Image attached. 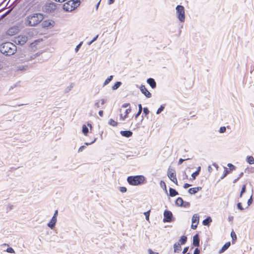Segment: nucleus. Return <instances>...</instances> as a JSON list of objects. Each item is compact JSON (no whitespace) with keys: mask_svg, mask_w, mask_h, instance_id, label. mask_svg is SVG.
Returning a JSON list of instances; mask_svg holds the SVG:
<instances>
[{"mask_svg":"<svg viewBox=\"0 0 254 254\" xmlns=\"http://www.w3.org/2000/svg\"><path fill=\"white\" fill-rule=\"evenodd\" d=\"M57 8V4L53 2H47L43 7V11L47 13L54 12Z\"/></svg>","mask_w":254,"mask_h":254,"instance_id":"nucleus-5","label":"nucleus"},{"mask_svg":"<svg viewBox=\"0 0 254 254\" xmlns=\"http://www.w3.org/2000/svg\"><path fill=\"white\" fill-rule=\"evenodd\" d=\"M150 210L146 211L144 213V215H145V218L146 220L149 219Z\"/></svg>","mask_w":254,"mask_h":254,"instance_id":"nucleus-53","label":"nucleus"},{"mask_svg":"<svg viewBox=\"0 0 254 254\" xmlns=\"http://www.w3.org/2000/svg\"><path fill=\"white\" fill-rule=\"evenodd\" d=\"M199 235L196 234L193 237L192 245L194 247L199 246Z\"/></svg>","mask_w":254,"mask_h":254,"instance_id":"nucleus-11","label":"nucleus"},{"mask_svg":"<svg viewBox=\"0 0 254 254\" xmlns=\"http://www.w3.org/2000/svg\"><path fill=\"white\" fill-rule=\"evenodd\" d=\"M119 190L121 192L124 193L126 192L127 190V189L125 187H120Z\"/></svg>","mask_w":254,"mask_h":254,"instance_id":"nucleus-41","label":"nucleus"},{"mask_svg":"<svg viewBox=\"0 0 254 254\" xmlns=\"http://www.w3.org/2000/svg\"><path fill=\"white\" fill-rule=\"evenodd\" d=\"M72 6H71V4H70V5H68V4H67V2H66L65 4H64L63 8H64V9L65 11H66V9L67 7L72 8Z\"/></svg>","mask_w":254,"mask_h":254,"instance_id":"nucleus-48","label":"nucleus"},{"mask_svg":"<svg viewBox=\"0 0 254 254\" xmlns=\"http://www.w3.org/2000/svg\"><path fill=\"white\" fill-rule=\"evenodd\" d=\"M57 221V218H55V217L54 218L52 217L50 221L47 224V226L51 229H54L55 227Z\"/></svg>","mask_w":254,"mask_h":254,"instance_id":"nucleus-13","label":"nucleus"},{"mask_svg":"<svg viewBox=\"0 0 254 254\" xmlns=\"http://www.w3.org/2000/svg\"><path fill=\"white\" fill-rule=\"evenodd\" d=\"M165 108V105H162L158 109L156 112V114H160L162 111H163V110Z\"/></svg>","mask_w":254,"mask_h":254,"instance_id":"nucleus-34","label":"nucleus"},{"mask_svg":"<svg viewBox=\"0 0 254 254\" xmlns=\"http://www.w3.org/2000/svg\"><path fill=\"white\" fill-rule=\"evenodd\" d=\"M128 115H126L125 114L124 115V116L123 117V115L122 114H121L120 115V117H121V118L122 119V120L124 121L127 117Z\"/></svg>","mask_w":254,"mask_h":254,"instance_id":"nucleus-59","label":"nucleus"},{"mask_svg":"<svg viewBox=\"0 0 254 254\" xmlns=\"http://www.w3.org/2000/svg\"><path fill=\"white\" fill-rule=\"evenodd\" d=\"M183 202H184L183 199L181 197H179L176 200L175 204L177 206L181 207L182 204H183Z\"/></svg>","mask_w":254,"mask_h":254,"instance_id":"nucleus-24","label":"nucleus"},{"mask_svg":"<svg viewBox=\"0 0 254 254\" xmlns=\"http://www.w3.org/2000/svg\"><path fill=\"white\" fill-rule=\"evenodd\" d=\"M131 108L129 107L128 109H127L125 111V114L128 115V114L131 112Z\"/></svg>","mask_w":254,"mask_h":254,"instance_id":"nucleus-60","label":"nucleus"},{"mask_svg":"<svg viewBox=\"0 0 254 254\" xmlns=\"http://www.w3.org/2000/svg\"><path fill=\"white\" fill-rule=\"evenodd\" d=\"M148 252L149 253V254H159L158 253H157V252H153L151 249H149L148 250Z\"/></svg>","mask_w":254,"mask_h":254,"instance_id":"nucleus-54","label":"nucleus"},{"mask_svg":"<svg viewBox=\"0 0 254 254\" xmlns=\"http://www.w3.org/2000/svg\"><path fill=\"white\" fill-rule=\"evenodd\" d=\"M140 90L144 95H151V93L148 91L144 85H141L140 87Z\"/></svg>","mask_w":254,"mask_h":254,"instance_id":"nucleus-17","label":"nucleus"},{"mask_svg":"<svg viewBox=\"0 0 254 254\" xmlns=\"http://www.w3.org/2000/svg\"><path fill=\"white\" fill-rule=\"evenodd\" d=\"M231 236L232 238V244H234L235 241L237 239V236H236V234L235 233V232L233 231H232V232L231 233Z\"/></svg>","mask_w":254,"mask_h":254,"instance_id":"nucleus-30","label":"nucleus"},{"mask_svg":"<svg viewBox=\"0 0 254 254\" xmlns=\"http://www.w3.org/2000/svg\"><path fill=\"white\" fill-rule=\"evenodd\" d=\"M80 4L79 0H70L67 1V4H71V6L73 8L67 7L66 9V11H71L76 8Z\"/></svg>","mask_w":254,"mask_h":254,"instance_id":"nucleus-7","label":"nucleus"},{"mask_svg":"<svg viewBox=\"0 0 254 254\" xmlns=\"http://www.w3.org/2000/svg\"><path fill=\"white\" fill-rule=\"evenodd\" d=\"M127 181L130 185L138 186L145 183V178L142 175L130 176Z\"/></svg>","mask_w":254,"mask_h":254,"instance_id":"nucleus-3","label":"nucleus"},{"mask_svg":"<svg viewBox=\"0 0 254 254\" xmlns=\"http://www.w3.org/2000/svg\"><path fill=\"white\" fill-rule=\"evenodd\" d=\"M86 148V146L84 145H82L79 147L78 149V152H82L85 148Z\"/></svg>","mask_w":254,"mask_h":254,"instance_id":"nucleus-55","label":"nucleus"},{"mask_svg":"<svg viewBox=\"0 0 254 254\" xmlns=\"http://www.w3.org/2000/svg\"><path fill=\"white\" fill-rule=\"evenodd\" d=\"M176 16L181 22H184L185 21V8L183 5H178L176 7Z\"/></svg>","mask_w":254,"mask_h":254,"instance_id":"nucleus-4","label":"nucleus"},{"mask_svg":"<svg viewBox=\"0 0 254 254\" xmlns=\"http://www.w3.org/2000/svg\"><path fill=\"white\" fill-rule=\"evenodd\" d=\"M199 175L197 172H194L191 174L192 180H195L196 177Z\"/></svg>","mask_w":254,"mask_h":254,"instance_id":"nucleus-44","label":"nucleus"},{"mask_svg":"<svg viewBox=\"0 0 254 254\" xmlns=\"http://www.w3.org/2000/svg\"><path fill=\"white\" fill-rule=\"evenodd\" d=\"M202 188L200 187L190 188L188 190V192L191 194H193L200 190Z\"/></svg>","mask_w":254,"mask_h":254,"instance_id":"nucleus-15","label":"nucleus"},{"mask_svg":"<svg viewBox=\"0 0 254 254\" xmlns=\"http://www.w3.org/2000/svg\"><path fill=\"white\" fill-rule=\"evenodd\" d=\"M227 166H228V167H229V169H229V170H230V171L234 170L236 169V167L231 163H228L227 164Z\"/></svg>","mask_w":254,"mask_h":254,"instance_id":"nucleus-35","label":"nucleus"},{"mask_svg":"<svg viewBox=\"0 0 254 254\" xmlns=\"http://www.w3.org/2000/svg\"><path fill=\"white\" fill-rule=\"evenodd\" d=\"M200 253V250L199 249H198L197 248H196L194 250L193 254H199Z\"/></svg>","mask_w":254,"mask_h":254,"instance_id":"nucleus-51","label":"nucleus"},{"mask_svg":"<svg viewBox=\"0 0 254 254\" xmlns=\"http://www.w3.org/2000/svg\"><path fill=\"white\" fill-rule=\"evenodd\" d=\"M28 41V37L25 35H19L15 38V43L20 45H24Z\"/></svg>","mask_w":254,"mask_h":254,"instance_id":"nucleus-8","label":"nucleus"},{"mask_svg":"<svg viewBox=\"0 0 254 254\" xmlns=\"http://www.w3.org/2000/svg\"><path fill=\"white\" fill-rule=\"evenodd\" d=\"M187 241V237L186 236H182L179 239V242L181 245H185Z\"/></svg>","mask_w":254,"mask_h":254,"instance_id":"nucleus-25","label":"nucleus"},{"mask_svg":"<svg viewBox=\"0 0 254 254\" xmlns=\"http://www.w3.org/2000/svg\"><path fill=\"white\" fill-rule=\"evenodd\" d=\"M182 248L179 243H176L174 245V251L175 253H179L181 251Z\"/></svg>","mask_w":254,"mask_h":254,"instance_id":"nucleus-20","label":"nucleus"},{"mask_svg":"<svg viewBox=\"0 0 254 254\" xmlns=\"http://www.w3.org/2000/svg\"><path fill=\"white\" fill-rule=\"evenodd\" d=\"M211 222V218L210 216H208L206 218L203 220L202 224L204 226H209Z\"/></svg>","mask_w":254,"mask_h":254,"instance_id":"nucleus-22","label":"nucleus"},{"mask_svg":"<svg viewBox=\"0 0 254 254\" xmlns=\"http://www.w3.org/2000/svg\"><path fill=\"white\" fill-rule=\"evenodd\" d=\"M120 134L124 137H129L132 135V132L130 130H121Z\"/></svg>","mask_w":254,"mask_h":254,"instance_id":"nucleus-14","label":"nucleus"},{"mask_svg":"<svg viewBox=\"0 0 254 254\" xmlns=\"http://www.w3.org/2000/svg\"><path fill=\"white\" fill-rule=\"evenodd\" d=\"M143 114H144L145 116H147L149 113V111L147 107H145L143 109Z\"/></svg>","mask_w":254,"mask_h":254,"instance_id":"nucleus-38","label":"nucleus"},{"mask_svg":"<svg viewBox=\"0 0 254 254\" xmlns=\"http://www.w3.org/2000/svg\"><path fill=\"white\" fill-rule=\"evenodd\" d=\"M246 161L250 164H254V158L252 156H247Z\"/></svg>","mask_w":254,"mask_h":254,"instance_id":"nucleus-27","label":"nucleus"},{"mask_svg":"<svg viewBox=\"0 0 254 254\" xmlns=\"http://www.w3.org/2000/svg\"><path fill=\"white\" fill-rule=\"evenodd\" d=\"M82 44V42H80L78 45L76 46L75 51L76 52H77L79 50V49L80 48Z\"/></svg>","mask_w":254,"mask_h":254,"instance_id":"nucleus-49","label":"nucleus"},{"mask_svg":"<svg viewBox=\"0 0 254 254\" xmlns=\"http://www.w3.org/2000/svg\"><path fill=\"white\" fill-rule=\"evenodd\" d=\"M58 211L57 210H56L55 211V213L54 214V215L52 217L54 218V217H55V218H57V216H58Z\"/></svg>","mask_w":254,"mask_h":254,"instance_id":"nucleus-62","label":"nucleus"},{"mask_svg":"<svg viewBox=\"0 0 254 254\" xmlns=\"http://www.w3.org/2000/svg\"><path fill=\"white\" fill-rule=\"evenodd\" d=\"M147 82L149 84L151 88H154L156 86V83L153 78H149L147 80Z\"/></svg>","mask_w":254,"mask_h":254,"instance_id":"nucleus-19","label":"nucleus"},{"mask_svg":"<svg viewBox=\"0 0 254 254\" xmlns=\"http://www.w3.org/2000/svg\"><path fill=\"white\" fill-rule=\"evenodd\" d=\"M96 139H97V138H95L92 141H91L90 142H85V144L86 145H91V144H93V143H94L96 141Z\"/></svg>","mask_w":254,"mask_h":254,"instance_id":"nucleus-52","label":"nucleus"},{"mask_svg":"<svg viewBox=\"0 0 254 254\" xmlns=\"http://www.w3.org/2000/svg\"><path fill=\"white\" fill-rule=\"evenodd\" d=\"M164 218L163 221L164 223L172 222L175 221L172 212L168 210H165L163 213Z\"/></svg>","mask_w":254,"mask_h":254,"instance_id":"nucleus-6","label":"nucleus"},{"mask_svg":"<svg viewBox=\"0 0 254 254\" xmlns=\"http://www.w3.org/2000/svg\"><path fill=\"white\" fill-rule=\"evenodd\" d=\"M246 185H244L242 186L241 191V195H243L246 192Z\"/></svg>","mask_w":254,"mask_h":254,"instance_id":"nucleus-43","label":"nucleus"},{"mask_svg":"<svg viewBox=\"0 0 254 254\" xmlns=\"http://www.w3.org/2000/svg\"><path fill=\"white\" fill-rule=\"evenodd\" d=\"M109 124L113 127H116L118 125V123L115 121L113 119H111L109 120Z\"/></svg>","mask_w":254,"mask_h":254,"instance_id":"nucleus-33","label":"nucleus"},{"mask_svg":"<svg viewBox=\"0 0 254 254\" xmlns=\"http://www.w3.org/2000/svg\"><path fill=\"white\" fill-rule=\"evenodd\" d=\"M106 102L107 100L105 99L96 100L95 101L93 107L95 109L99 108L103 109L104 108V105L106 103Z\"/></svg>","mask_w":254,"mask_h":254,"instance_id":"nucleus-9","label":"nucleus"},{"mask_svg":"<svg viewBox=\"0 0 254 254\" xmlns=\"http://www.w3.org/2000/svg\"><path fill=\"white\" fill-rule=\"evenodd\" d=\"M6 251L7 253H11V254L14 253V252H15L13 249L11 247H8V248H7Z\"/></svg>","mask_w":254,"mask_h":254,"instance_id":"nucleus-39","label":"nucleus"},{"mask_svg":"<svg viewBox=\"0 0 254 254\" xmlns=\"http://www.w3.org/2000/svg\"><path fill=\"white\" fill-rule=\"evenodd\" d=\"M13 207V206L12 205H9V206H8V207L6 208L7 212H8L9 211H10L11 209H12Z\"/></svg>","mask_w":254,"mask_h":254,"instance_id":"nucleus-57","label":"nucleus"},{"mask_svg":"<svg viewBox=\"0 0 254 254\" xmlns=\"http://www.w3.org/2000/svg\"><path fill=\"white\" fill-rule=\"evenodd\" d=\"M73 85L72 83H71L69 85V86L67 87V88L66 89V90H65L66 92H68L69 91H70L71 89V88H73Z\"/></svg>","mask_w":254,"mask_h":254,"instance_id":"nucleus-50","label":"nucleus"},{"mask_svg":"<svg viewBox=\"0 0 254 254\" xmlns=\"http://www.w3.org/2000/svg\"><path fill=\"white\" fill-rule=\"evenodd\" d=\"M237 207L238 209L240 210H244V208L243 207L242 203L241 202H238L237 204Z\"/></svg>","mask_w":254,"mask_h":254,"instance_id":"nucleus-42","label":"nucleus"},{"mask_svg":"<svg viewBox=\"0 0 254 254\" xmlns=\"http://www.w3.org/2000/svg\"><path fill=\"white\" fill-rule=\"evenodd\" d=\"M167 175L171 181L174 180L177 178L175 170L171 167L168 169Z\"/></svg>","mask_w":254,"mask_h":254,"instance_id":"nucleus-10","label":"nucleus"},{"mask_svg":"<svg viewBox=\"0 0 254 254\" xmlns=\"http://www.w3.org/2000/svg\"><path fill=\"white\" fill-rule=\"evenodd\" d=\"M224 173L223 175L221 177V179H224L230 173V170H229V169L227 168L224 167Z\"/></svg>","mask_w":254,"mask_h":254,"instance_id":"nucleus-32","label":"nucleus"},{"mask_svg":"<svg viewBox=\"0 0 254 254\" xmlns=\"http://www.w3.org/2000/svg\"><path fill=\"white\" fill-rule=\"evenodd\" d=\"M54 21L51 20H45L42 22V27L44 28H48L50 26H53Z\"/></svg>","mask_w":254,"mask_h":254,"instance_id":"nucleus-12","label":"nucleus"},{"mask_svg":"<svg viewBox=\"0 0 254 254\" xmlns=\"http://www.w3.org/2000/svg\"><path fill=\"white\" fill-rule=\"evenodd\" d=\"M191 223L198 224L199 223V216L197 214H194L191 219Z\"/></svg>","mask_w":254,"mask_h":254,"instance_id":"nucleus-23","label":"nucleus"},{"mask_svg":"<svg viewBox=\"0 0 254 254\" xmlns=\"http://www.w3.org/2000/svg\"><path fill=\"white\" fill-rule=\"evenodd\" d=\"M82 133L85 135H87L88 132H89V129H88V128L85 125H83L82 126Z\"/></svg>","mask_w":254,"mask_h":254,"instance_id":"nucleus-26","label":"nucleus"},{"mask_svg":"<svg viewBox=\"0 0 254 254\" xmlns=\"http://www.w3.org/2000/svg\"><path fill=\"white\" fill-rule=\"evenodd\" d=\"M160 187L163 189V190L165 191V192L168 194L167 190V187L166 184L164 181H161L160 182Z\"/></svg>","mask_w":254,"mask_h":254,"instance_id":"nucleus-28","label":"nucleus"},{"mask_svg":"<svg viewBox=\"0 0 254 254\" xmlns=\"http://www.w3.org/2000/svg\"><path fill=\"white\" fill-rule=\"evenodd\" d=\"M230 245H231V243L230 242H227L223 245V246L222 247V248L219 251L218 253L220 254L223 253L225 251H226L229 248Z\"/></svg>","mask_w":254,"mask_h":254,"instance_id":"nucleus-16","label":"nucleus"},{"mask_svg":"<svg viewBox=\"0 0 254 254\" xmlns=\"http://www.w3.org/2000/svg\"><path fill=\"white\" fill-rule=\"evenodd\" d=\"M190 159V158H187V159H182V158H180L179 160V161H178V165H181L182 164L185 160H189Z\"/></svg>","mask_w":254,"mask_h":254,"instance_id":"nucleus-46","label":"nucleus"},{"mask_svg":"<svg viewBox=\"0 0 254 254\" xmlns=\"http://www.w3.org/2000/svg\"><path fill=\"white\" fill-rule=\"evenodd\" d=\"M191 186V185H190V184L185 183L184 184L183 187H184V189H187V188H189Z\"/></svg>","mask_w":254,"mask_h":254,"instance_id":"nucleus-58","label":"nucleus"},{"mask_svg":"<svg viewBox=\"0 0 254 254\" xmlns=\"http://www.w3.org/2000/svg\"><path fill=\"white\" fill-rule=\"evenodd\" d=\"M178 194H179L178 192L175 189H173L172 188H169V195L170 196L174 197Z\"/></svg>","mask_w":254,"mask_h":254,"instance_id":"nucleus-21","label":"nucleus"},{"mask_svg":"<svg viewBox=\"0 0 254 254\" xmlns=\"http://www.w3.org/2000/svg\"><path fill=\"white\" fill-rule=\"evenodd\" d=\"M72 6H71V4H70V5H68V4H67V2H66L65 4H64L63 8H64V9L65 11H66V9L67 7L72 8Z\"/></svg>","mask_w":254,"mask_h":254,"instance_id":"nucleus-47","label":"nucleus"},{"mask_svg":"<svg viewBox=\"0 0 254 254\" xmlns=\"http://www.w3.org/2000/svg\"><path fill=\"white\" fill-rule=\"evenodd\" d=\"M226 130V128L225 127H220L219 131L220 133H224Z\"/></svg>","mask_w":254,"mask_h":254,"instance_id":"nucleus-40","label":"nucleus"},{"mask_svg":"<svg viewBox=\"0 0 254 254\" xmlns=\"http://www.w3.org/2000/svg\"><path fill=\"white\" fill-rule=\"evenodd\" d=\"M129 105H130L129 103H125L122 105V107L125 108H127V107L129 106Z\"/></svg>","mask_w":254,"mask_h":254,"instance_id":"nucleus-61","label":"nucleus"},{"mask_svg":"<svg viewBox=\"0 0 254 254\" xmlns=\"http://www.w3.org/2000/svg\"><path fill=\"white\" fill-rule=\"evenodd\" d=\"M27 68V66L26 65H20L17 67V70H26Z\"/></svg>","mask_w":254,"mask_h":254,"instance_id":"nucleus-37","label":"nucleus"},{"mask_svg":"<svg viewBox=\"0 0 254 254\" xmlns=\"http://www.w3.org/2000/svg\"><path fill=\"white\" fill-rule=\"evenodd\" d=\"M122 84V82L120 81L116 82L115 84L112 86V88L113 90L117 89Z\"/></svg>","mask_w":254,"mask_h":254,"instance_id":"nucleus-29","label":"nucleus"},{"mask_svg":"<svg viewBox=\"0 0 254 254\" xmlns=\"http://www.w3.org/2000/svg\"><path fill=\"white\" fill-rule=\"evenodd\" d=\"M142 105L141 104H139L138 105V112L140 113H141L142 112Z\"/></svg>","mask_w":254,"mask_h":254,"instance_id":"nucleus-64","label":"nucleus"},{"mask_svg":"<svg viewBox=\"0 0 254 254\" xmlns=\"http://www.w3.org/2000/svg\"><path fill=\"white\" fill-rule=\"evenodd\" d=\"M17 30H18L16 28L11 27L7 30V33L9 35L12 36L17 33Z\"/></svg>","mask_w":254,"mask_h":254,"instance_id":"nucleus-18","label":"nucleus"},{"mask_svg":"<svg viewBox=\"0 0 254 254\" xmlns=\"http://www.w3.org/2000/svg\"><path fill=\"white\" fill-rule=\"evenodd\" d=\"M113 76L110 75L109 77H108L105 81L104 83H103V86H105L107 85L113 79Z\"/></svg>","mask_w":254,"mask_h":254,"instance_id":"nucleus-31","label":"nucleus"},{"mask_svg":"<svg viewBox=\"0 0 254 254\" xmlns=\"http://www.w3.org/2000/svg\"><path fill=\"white\" fill-rule=\"evenodd\" d=\"M197 225L198 224H194V223H192L191 224V228L193 229V230H195L196 229L197 227Z\"/></svg>","mask_w":254,"mask_h":254,"instance_id":"nucleus-56","label":"nucleus"},{"mask_svg":"<svg viewBox=\"0 0 254 254\" xmlns=\"http://www.w3.org/2000/svg\"><path fill=\"white\" fill-rule=\"evenodd\" d=\"M44 19L41 13H34L28 15L25 18V24L27 26L34 27L39 24Z\"/></svg>","mask_w":254,"mask_h":254,"instance_id":"nucleus-1","label":"nucleus"},{"mask_svg":"<svg viewBox=\"0 0 254 254\" xmlns=\"http://www.w3.org/2000/svg\"><path fill=\"white\" fill-rule=\"evenodd\" d=\"M189 250V247H185L184 250H183V254H186L187 253V252H188Z\"/></svg>","mask_w":254,"mask_h":254,"instance_id":"nucleus-63","label":"nucleus"},{"mask_svg":"<svg viewBox=\"0 0 254 254\" xmlns=\"http://www.w3.org/2000/svg\"><path fill=\"white\" fill-rule=\"evenodd\" d=\"M17 51V47L11 42H5L0 46V52L5 56H11Z\"/></svg>","mask_w":254,"mask_h":254,"instance_id":"nucleus-2","label":"nucleus"},{"mask_svg":"<svg viewBox=\"0 0 254 254\" xmlns=\"http://www.w3.org/2000/svg\"><path fill=\"white\" fill-rule=\"evenodd\" d=\"M190 204L189 202L184 201L183 204H182L181 207L188 208V207H189L190 206Z\"/></svg>","mask_w":254,"mask_h":254,"instance_id":"nucleus-36","label":"nucleus"},{"mask_svg":"<svg viewBox=\"0 0 254 254\" xmlns=\"http://www.w3.org/2000/svg\"><path fill=\"white\" fill-rule=\"evenodd\" d=\"M253 202V194L251 195L250 198L248 199L247 203L248 205L250 206Z\"/></svg>","mask_w":254,"mask_h":254,"instance_id":"nucleus-45","label":"nucleus"}]
</instances>
